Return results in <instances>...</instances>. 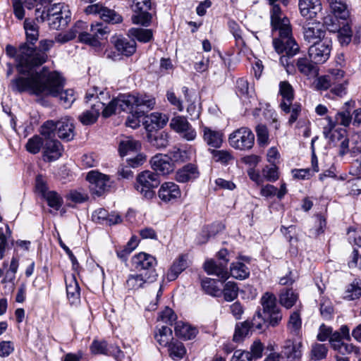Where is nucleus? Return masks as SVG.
Instances as JSON below:
<instances>
[{
    "label": "nucleus",
    "instance_id": "f257e3e1",
    "mask_svg": "<svg viewBox=\"0 0 361 361\" xmlns=\"http://www.w3.org/2000/svg\"><path fill=\"white\" fill-rule=\"evenodd\" d=\"M44 53L35 52L27 45L20 47L17 60L18 72L27 75L12 80V88L18 92H27L37 96H51L59 97L64 108L71 106L75 100V92L72 89L63 91L64 80L59 73L49 71L44 67L39 72H34L33 68L43 64L47 60Z\"/></svg>",
    "mask_w": 361,
    "mask_h": 361
},
{
    "label": "nucleus",
    "instance_id": "f03ea898",
    "mask_svg": "<svg viewBox=\"0 0 361 361\" xmlns=\"http://www.w3.org/2000/svg\"><path fill=\"white\" fill-rule=\"evenodd\" d=\"M268 1L271 6L270 15L272 32H279V38L273 39V45L279 54H283L280 57V63L283 66H288L289 59L299 52L300 47L292 36L289 19L284 15L276 2L286 6L289 0H268Z\"/></svg>",
    "mask_w": 361,
    "mask_h": 361
},
{
    "label": "nucleus",
    "instance_id": "7ed1b4c3",
    "mask_svg": "<svg viewBox=\"0 0 361 361\" xmlns=\"http://www.w3.org/2000/svg\"><path fill=\"white\" fill-rule=\"evenodd\" d=\"M262 312L259 310L254 315L252 324L256 329L261 330L267 324L272 326H277L282 319V314L276 304V296L269 292L265 293L261 298Z\"/></svg>",
    "mask_w": 361,
    "mask_h": 361
},
{
    "label": "nucleus",
    "instance_id": "20e7f679",
    "mask_svg": "<svg viewBox=\"0 0 361 361\" xmlns=\"http://www.w3.org/2000/svg\"><path fill=\"white\" fill-rule=\"evenodd\" d=\"M41 135L44 138H55L57 135L63 140L71 141L75 137L73 120L63 117L56 122L47 121L41 127Z\"/></svg>",
    "mask_w": 361,
    "mask_h": 361
},
{
    "label": "nucleus",
    "instance_id": "39448f33",
    "mask_svg": "<svg viewBox=\"0 0 361 361\" xmlns=\"http://www.w3.org/2000/svg\"><path fill=\"white\" fill-rule=\"evenodd\" d=\"M42 21L47 20L51 29H61L66 27L71 20L68 6L65 4L53 5L47 11H43L40 16Z\"/></svg>",
    "mask_w": 361,
    "mask_h": 361
},
{
    "label": "nucleus",
    "instance_id": "423d86ee",
    "mask_svg": "<svg viewBox=\"0 0 361 361\" xmlns=\"http://www.w3.org/2000/svg\"><path fill=\"white\" fill-rule=\"evenodd\" d=\"M160 184L157 173L150 171H144L136 178L135 189L145 198L152 199L154 195V189Z\"/></svg>",
    "mask_w": 361,
    "mask_h": 361
},
{
    "label": "nucleus",
    "instance_id": "0eeeda50",
    "mask_svg": "<svg viewBox=\"0 0 361 361\" xmlns=\"http://www.w3.org/2000/svg\"><path fill=\"white\" fill-rule=\"evenodd\" d=\"M87 25L85 24L78 32L79 40L93 47H99L100 41L104 39L109 32L108 27L101 23L92 24L88 31H84Z\"/></svg>",
    "mask_w": 361,
    "mask_h": 361
},
{
    "label": "nucleus",
    "instance_id": "6e6552de",
    "mask_svg": "<svg viewBox=\"0 0 361 361\" xmlns=\"http://www.w3.org/2000/svg\"><path fill=\"white\" fill-rule=\"evenodd\" d=\"M228 142L235 149L249 150L254 145L255 135L250 128L241 127L229 135Z\"/></svg>",
    "mask_w": 361,
    "mask_h": 361
},
{
    "label": "nucleus",
    "instance_id": "1a4fd4ad",
    "mask_svg": "<svg viewBox=\"0 0 361 361\" xmlns=\"http://www.w3.org/2000/svg\"><path fill=\"white\" fill-rule=\"evenodd\" d=\"M90 191L93 196L100 197L109 191L111 186L110 178L97 170L89 171L86 176Z\"/></svg>",
    "mask_w": 361,
    "mask_h": 361
},
{
    "label": "nucleus",
    "instance_id": "9d476101",
    "mask_svg": "<svg viewBox=\"0 0 361 361\" xmlns=\"http://www.w3.org/2000/svg\"><path fill=\"white\" fill-rule=\"evenodd\" d=\"M157 273H154L152 271L142 273L136 270L128 276L125 287L128 291H136L146 288L157 281Z\"/></svg>",
    "mask_w": 361,
    "mask_h": 361
},
{
    "label": "nucleus",
    "instance_id": "9b49d317",
    "mask_svg": "<svg viewBox=\"0 0 361 361\" xmlns=\"http://www.w3.org/2000/svg\"><path fill=\"white\" fill-rule=\"evenodd\" d=\"M331 47V41L328 38H322L314 42L309 48V56L311 61L314 63L326 62L330 56Z\"/></svg>",
    "mask_w": 361,
    "mask_h": 361
},
{
    "label": "nucleus",
    "instance_id": "f8f14e48",
    "mask_svg": "<svg viewBox=\"0 0 361 361\" xmlns=\"http://www.w3.org/2000/svg\"><path fill=\"white\" fill-rule=\"evenodd\" d=\"M133 11L135 13L132 16L134 24H140L147 27L152 20V15L148 12L151 8L150 0H133Z\"/></svg>",
    "mask_w": 361,
    "mask_h": 361
},
{
    "label": "nucleus",
    "instance_id": "ddd939ff",
    "mask_svg": "<svg viewBox=\"0 0 361 361\" xmlns=\"http://www.w3.org/2000/svg\"><path fill=\"white\" fill-rule=\"evenodd\" d=\"M170 127L181 137L188 140H194L197 136L196 130L192 128L187 118L182 116L173 117L170 122Z\"/></svg>",
    "mask_w": 361,
    "mask_h": 361
},
{
    "label": "nucleus",
    "instance_id": "4468645a",
    "mask_svg": "<svg viewBox=\"0 0 361 361\" xmlns=\"http://www.w3.org/2000/svg\"><path fill=\"white\" fill-rule=\"evenodd\" d=\"M124 102L127 103L128 110L134 107L141 108L149 111L155 105V99L146 94H124Z\"/></svg>",
    "mask_w": 361,
    "mask_h": 361
},
{
    "label": "nucleus",
    "instance_id": "2eb2a0df",
    "mask_svg": "<svg viewBox=\"0 0 361 361\" xmlns=\"http://www.w3.org/2000/svg\"><path fill=\"white\" fill-rule=\"evenodd\" d=\"M43 147L44 160L51 162L59 159L63 151L61 142L55 138H44Z\"/></svg>",
    "mask_w": 361,
    "mask_h": 361
},
{
    "label": "nucleus",
    "instance_id": "dca6fc26",
    "mask_svg": "<svg viewBox=\"0 0 361 361\" xmlns=\"http://www.w3.org/2000/svg\"><path fill=\"white\" fill-rule=\"evenodd\" d=\"M133 266L137 271L142 273L152 271L157 273L154 267L157 264V260L153 256L145 252H140L135 255L132 260Z\"/></svg>",
    "mask_w": 361,
    "mask_h": 361
},
{
    "label": "nucleus",
    "instance_id": "f3484780",
    "mask_svg": "<svg viewBox=\"0 0 361 361\" xmlns=\"http://www.w3.org/2000/svg\"><path fill=\"white\" fill-rule=\"evenodd\" d=\"M150 164L153 170L162 175L169 174L174 169L173 163L170 161V158L166 154H156L151 159Z\"/></svg>",
    "mask_w": 361,
    "mask_h": 361
},
{
    "label": "nucleus",
    "instance_id": "a211bd4d",
    "mask_svg": "<svg viewBox=\"0 0 361 361\" xmlns=\"http://www.w3.org/2000/svg\"><path fill=\"white\" fill-rule=\"evenodd\" d=\"M204 268L209 275L217 276L221 282L225 281L229 276L226 261L219 262L213 259L207 260L204 264Z\"/></svg>",
    "mask_w": 361,
    "mask_h": 361
},
{
    "label": "nucleus",
    "instance_id": "6ab92c4d",
    "mask_svg": "<svg viewBox=\"0 0 361 361\" xmlns=\"http://www.w3.org/2000/svg\"><path fill=\"white\" fill-rule=\"evenodd\" d=\"M302 341L288 340L286 341L281 353L286 357L287 361H300L302 355Z\"/></svg>",
    "mask_w": 361,
    "mask_h": 361
},
{
    "label": "nucleus",
    "instance_id": "aec40b11",
    "mask_svg": "<svg viewBox=\"0 0 361 361\" xmlns=\"http://www.w3.org/2000/svg\"><path fill=\"white\" fill-rule=\"evenodd\" d=\"M343 77V70L339 68L331 69L328 74L317 77L315 87L318 90H330L332 82Z\"/></svg>",
    "mask_w": 361,
    "mask_h": 361
},
{
    "label": "nucleus",
    "instance_id": "412c9836",
    "mask_svg": "<svg viewBox=\"0 0 361 361\" xmlns=\"http://www.w3.org/2000/svg\"><path fill=\"white\" fill-rule=\"evenodd\" d=\"M67 297L71 305H77L80 300V288L73 274L65 277Z\"/></svg>",
    "mask_w": 361,
    "mask_h": 361
},
{
    "label": "nucleus",
    "instance_id": "4be33fe9",
    "mask_svg": "<svg viewBox=\"0 0 361 361\" xmlns=\"http://www.w3.org/2000/svg\"><path fill=\"white\" fill-rule=\"evenodd\" d=\"M179 186L173 182L163 183L159 190V197L167 202L177 200L180 197Z\"/></svg>",
    "mask_w": 361,
    "mask_h": 361
},
{
    "label": "nucleus",
    "instance_id": "5701e85b",
    "mask_svg": "<svg viewBox=\"0 0 361 361\" xmlns=\"http://www.w3.org/2000/svg\"><path fill=\"white\" fill-rule=\"evenodd\" d=\"M168 120L165 114L154 112L144 118L143 124L147 132H152L162 128L166 126Z\"/></svg>",
    "mask_w": 361,
    "mask_h": 361
},
{
    "label": "nucleus",
    "instance_id": "b1692460",
    "mask_svg": "<svg viewBox=\"0 0 361 361\" xmlns=\"http://www.w3.org/2000/svg\"><path fill=\"white\" fill-rule=\"evenodd\" d=\"M300 12L303 17L314 18L322 11V4L319 0H299Z\"/></svg>",
    "mask_w": 361,
    "mask_h": 361
},
{
    "label": "nucleus",
    "instance_id": "393cba45",
    "mask_svg": "<svg viewBox=\"0 0 361 361\" xmlns=\"http://www.w3.org/2000/svg\"><path fill=\"white\" fill-rule=\"evenodd\" d=\"M104 107V103L97 100L91 106V109L83 111L78 117L79 121L83 125H92L98 118L100 111Z\"/></svg>",
    "mask_w": 361,
    "mask_h": 361
},
{
    "label": "nucleus",
    "instance_id": "a878e982",
    "mask_svg": "<svg viewBox=\"0 0 361 361\" xmlns=\"http://www.w3.org/2000/svg\"><path fill=\"white\" fill-rule=\"evenodd\" d=\"M189 266L188 255H180L173 263L166 274V279L169 281L176 280L179 274Z\"/></svg>",
    "mask_w": 361,
    "mask_h": 361
},
{
    "label": "nucleus",
    "instance_id": "bb28decb",
    "mask_svg": "<svg viewBox=\"0 0 361 361\" xmlns=\"http://www.w3.org/2000/svg\"><path fill=\"white\" fill-rule=\"evenodd\" d=\"M348 84V79L345 77V71H343V77L332 82L329 97L332 99L343 97L347 94Z\"/></svg>",
    "mask_w": 361,
    "mask_h": 361
},
{
    "label": "nucleus",
    "instance_id": "cd10ccee",
    "mask_svg": "<svg viewBox=\"0 0 361 361\" xmlns=\"http://www.w3.org/2000/svg\"><path fill=\"white\" fill-rule=\"evenodd\" d=\"M124 100L123 94L113 99L107 106L104 104V107L102 109L103 116L106 118L117 112L128 111L127 103L124 102Z\"/></svg>",
    "mask_w": 361,
    "mask_h": 361
},
{
    "label": "nucleus",
    "instance_id": "c85d7f7f",
    "mask_svg": "<svg viewBox=\"0 0 361 361\" xmlns=\"http://www.w3.org/2000/svg\"><path fill=\"white\" fill-rule=\"evenodd\" d=\"M322 25L319 23H310L303 27L304 39L308 42L314 44V40L321 39L324 35Z\"/></svg>",
    "mask_w": 361,
    "mask_h": 361
},
{
    "label": "nucleus",
    "instance_id": "c756f323",
    "mask_svg": "<svg viewBox=\"0 0 361 361\" xmlns=\"http://www.w3.org/2000/svg\"><path fill=\"white\" fill-rule=\"evenodd\" d=\"M200 175L195 164H188L179 169L176 173V180L179 183H186L197 178Z\"/></svg>",
    "mask_w": 361,
    "mask_h": 361
},
{
    "label": "nucleus",
    "instance_id": "7c9ffc66",
    "mask_svg": "<svg viewBox=\"0 0 361 361\" xmlns=\"http://www.w3.org/2000/svg\"><path fill=\"white\" fill-rule=\"evenodd\" d=\"M334 15L343 20L350 16V11L345 0H326Z\"/></svg>",
    "mask_w": 361,
    "mask_h": 361
},
{
    "label": "nucleus",
    "instance_id": "2f4dec72",
    "mask_svg": "<svg viewBox=\"0 0 361 361\" xmlns=\"http://www.w3.org/2000/svg\"><path fill=\"white\" fill-rule=\"evenodd\" d=\"M147 140L157 149L165 148L169 145V134L164 131L147 132Z\"/></svg>",
    "mask_w": 361,
    "mask_h": 361
},
{
    "label": "nucleus",
    "instance_id": "473e14b6",
    "mask_svg": "<svg viewBox=\"0 0 361 361\" xmlns=\"http://www.w3.org/2000/svg\"><path fill=\"white\" fill-rule=\"evenodd\" d=\"M174 331L177 336L184 340L193 339L198 332L196 328L180 321L176 322Z\"/></svg>",
    "mask_w": 361,
    "mask_h": 361
},
{
    "label": "nucleus",
    "instance_id": "72a5a7b5",
    "mask_svg": "<svg viewBox=\"0 0 361 361\" xmlns=\"http://www.w3.org/2000/svg\"><path fill=\"white\" fill-rule=\"evenodd\" d=\"M223 133L219 130H214L209 127L203 128V138L208 145L219 148L223 141Z\"/></svg>",
    "mask_w": 361,
    "mask_h": 361
},
{
    "label": "nucleus",
    "instance_id": "f704fd0d",
    "mask_svg": "<svg viewBox=\"0 0 361 361\" xmlns=\"http://www.w3.org/2000/svg\"><path fill=\"white\" fill-rule=\"evenodd\" d=\"M85 25V22L80 20L78 21L74 25V26L67 32H61L56 35L55 37V42L60 44H64L73 39L77 36L78 32H79L81 28H82Z\"/></svg>",
    "mask_w": 361,
    "mask_h": 361
},
{
    "label": "nucleus",
    "instance_id": "c9c22d12",
    "mask_svg": "<svg viewBox=\"0 0 361 361\" xmlns=\"http://www.w3.org/2000/svg\"><path fill=\"white\" fill-rule=\"evenodd\" d=\"M116 49L125 56H131L135 52L136 42L133 39L118 38L114 42Z\"/></svg>",
    "mask_w": 361,
    "mask_h": 361
},
{
    "label": "nucleus",
    "instance_id": "e433bc0d",
    "mask_svg": "<svg viewBox=\"0 0 361 361\" xmlns=\"http://www.w3.org/2000/svg\"><path fill=\"white\" fill-rule=\"evenodd\" d=\"M128 35L132 39H137L142 43H147L153 38V32L150 29H143L139 27H132L128 30Z\"/></svg>",
    "mask_w": 361,
    "mask_h": 361
},
{
    "label": "nucleus",
    "instance_id": "4c0bfd02",
    "mask_svg": "<svg viewBox=\"0 0 361 361\" xmlns=\"http://www.w3.org/2000/svg\"><path fill=\"white\" fill-rule=\"evenodd\" d=\"M141 144L139 141L131 137H126L125 140L120 142L118 152L121 157H124L130 152L139 150Z\"/></svg>",
    "mask_w": 361,
    "mask_h": 361
},
{
    "label": "nucleus",
    "instance_id": "58836bf2",
    "mask_svg": "<svg viewBox=\"0 0 361 361\" xmlns=\"http://www.w3.org/2000/svg\"><path fill=\"white\" fill-rule=\"evenodd\" d=\"M167 348L169 356L174 361H178L183 358L187 352L183 343L177 340L171 342Z\"/></svg>",
    "mask_w": 361,
    "mask_h": 361
},
{
    "label": "nucleus",
    "instance_id": "ea45409f",
    "mask_svg": "<svg viewBox=\"0 0 361 361\" xmlns=\"http://www.w3.org/2000/svg\"><path fill=\"white\" fill-rule=\"evenodd\" d=\"M154 338L159 345L167 347L171 342L174 341L173 338V331L167 326H162L157 329Z\"/></svg>",
    "mask_w": 361,
    "mask_h": 361
},
{
    "label": "nucleus",
    "instance_id": "a19ab883",
    "mask_svg": "<svg viewBox=\"0 0 361 361\" xmlns=\"http://www.w3.org/2000/svg\"><path fill=\"white\" fill-rule=\"evenodd\" d=\"M339 154L342 156L347 153H350L353 157H356L361 154V142L358 141L352 140L350 145L349 140H344L339 144Z\"/></svg>",
    "mask_w": 361,
    "mask_h": 361
},
{
    "label": "nucleus",
    "instance_id": "79ce46f5",
    "mask_svg": "<svg viewBox=\"0 0 361 361\" xmlns=\"http://www.w3.org/2000/svg\"><path fill=\"white\" fill-rule=\"evenodd\" d=\"M202 288L207 294L214 297L220 296L222 293L221 286L217 281L210 278L202 279Z\"/></svg>",
    "mask_w": 361,
    "mask_h": 361
},
{
    "label": "nucleus",
    "instance_id": "37998d69",
    "mask_svg": "<svg viewBox=\"0 0 361 361\" xmlns=\"http://www.w3.org/2000/svg\"><path fill=\"white\" fill-rule=\"evenodd\" d=\"M329 348L326 344L313 343L310 351V359L314 361L324 360L327 357Z\"/></svg>",
    "mask_w": 361,
    "mask_h": 361
},
{
    "label": "nucleus",
    "instance_id": "c03bdc74",
    "mask_svg": "<svg viewBox=\"0 0 361 361\" xmlns=\"http://www.w3.org/2000/svg\"><path fill=\"white\" fill-rule=\"evenodd\" d=\"M280 107L284 113L290 114L288 118V123L290 125H292L297 121L302 109L301 105L298 103H281Z\"/></svg>",
    "mask_w": 361,
    "mask_h": 361
},
{
    "label": "nucleus",
    "instance_id": "a18cd8bd",
    "mask_svg": "<svg viewBox=\"0 0 361 361\" xmlns=\"http://www.w3.org/2000/svg\"><path fill=\"white\" fill-rule=\"evenodd\" d=\"M230 274L231 276L236 279L243 280L249 276L250 270L243 262H235L231 265Z\"/></svg>",
    "mask_w": 361,
    "mask_h": 361
},
{
    "label": "nucleus",
    "instance_id": "49530a36",
    "mask_svg": "<svg viewBox=\"0 0 361 361\" xmlns=\"http://www.w3.org/2000/svg\"><path fill=\"white\" fill-rule=\"evenodd\" d=\"M297 68L298 71L307 76H312L317 74V67L307 58H300L297 61Z\"/></svg>",
    "mask_w": 361,
    "mask_h": 361
},
{
    "label": "nucleus",
    "instance_id": "de8ad7c7",
    "mask_svg": "<svg viewBox=\"0 0 361 361\" xmlns=\"http://www.w3.org/2000/svg\"><path fill=\"white\" fill-rule=\"evenodd\" d=\"M298 299V294L295 293L292 289L283 290L279 295L280 304L287 309L291 308Z\"/></svg>",
    "mask_w": 361,
    "mask_h": 361
},
{
    "label": "nucleus",
    "instance_id": "09e8293b",
    "mask_svg": "<svg viewBox=\"0 0 361 361\" xmlns=\"http://www.w3.org/2000/svg\"><path fill=\"white\" fill-rule=\"evenodd\" d=\"M335 127V123L329 119L328 127L324 128V133L326 134V130L329 128V132L331 133V138L332 141L335 142H340V144L343 140H348V138H347V132L345 128H341L334 130Z\"/></svg>",
    "mask_w": 361,
    "mask_h": 361
},
{
    "label": "nucleus",
    "instance_id": "8fccbe9b",
    "mask_svg": "<svg viewBox=\"0 0 361 361\" xmlns=\"http://www.w3.org/2000/svg\"><path fill=\"white\" fill-rule=\"evenodd\" d=\"M287 327L292 334L295 336L300 335L302 328V319L298 311H295L290 314Z\"/></svg>",
    "mask_w": 361,
    "mask_h": 361
},
{
    "label": "nucleus",
    "instance_id": "3c124183",
    "mask_svg": "<svg viewBox=\"0 0 361 361\" xmlns=\"http://www.w3.org/2000/svg\"><path fill=\"white\" fill-rule=\"evenodd\" d=\"M279 94L282 97L281 103H293L294 90L292 85L288 81H281L279 83Z\"/></svg>",
    "mask_w": 361,
    "mask_h": 361
},
{
    "label": "nucleus",
    "instance_id": "603ef678",
    "mask_svg": "<svg viewBox=\"0 0 361 361\" xmlns=\"http://www.w3.org/2000/svg\"><path fill=\"white\" fill-rule=\"evenodd\" d=\"M353 31L348 23L343 25L337 31V37L342 46H347L352 40Z\"/></svg>",
    "mask_w": 361,
    "mask_h": 361
},
{
    "label": "nucleus",
    "instance_id": "864d4df0",
    "mask_svg": "<svg viewBox=\"0 0 361 361\" xmlns=\"http://www.w3.org/2000/svg\"><path fill=\"white\" fill-rule=\"evenodd\" d=\"M24 29L28 41L33 43L37 40L39 35L38 27L34 20L25 19L24 21Z\"/></svg>",
    "mask_w": 361,
    "mask_h": 361
},
{
    "label": "nucleus",
    "instance_id": "5fc2aeb1",
    "mask_svg": "<svg viewBox=\"0 0 361 361\" xmlns=\"http://www.w3.org/2000/svg\"><path fill=\"white\" fill-rule=\"evenodd\" d=\"M47 202L48 205L58 211L63 203L61 196L55 191H49L43 196Z\"/></svg>",
    "mask_w": 361,
    "mask_h": 361
},
{
    "label": "nucleus",
    "instance_id": "6e6d98bb",
    "mask_svg": "<svg viewBox=\"0 0 361 361\" xmlns=\"http://www.w3.org/2000/svg\"><path fill=\"white\" fill-rule=\"evenodd\" d=\"M250 328L256 329L252 326V323L250 324L248 322H245L240 324H237L233 335V341L235 342L240 341L245 336L248 334Z\"/></svg>",
    "mask_w": 361,
    "mask_h": 361
},
{
    "label": "nucleus",
    "instance_id": "4d7b16f0",
    "mask_svg": "<svg viewBox=\"0 0 361 361\" xmlns=\"http://www.w3.org/2000/svg\"><path fill=\"white\" fill-rule=\"evenodd\" d=\"M224 298L225 300L231 302L234 300L238 294V288L235 282H227L223 290Z\"/></svg>",
    "mask_w": 361,
    "mask_h": 361
},
{
    "label": "nucleus",
    "instance_id": "13d9d810",
    "mask_svg": "<svg viewBox=\"0 0 361 361\" xmlns=\"http://www.w3.org/2000/svg\"><path fill=\"white\" fill-rule=\"evenodd\" d=\"M361 296V283L353 282L350 284L344 293L343 298L347 300H353Z\"/></svg>",
    "mask_w": 361,
    "mask_h": 361
},
{
    "label": "nucleus",
    "instance_id": "bf43d9fd",
    "mask_svg": "<svg viewBox=\"0 0 361 361\" xmlns=\"http://www.w3.org/2000/svg\"><path fill=\"white\" fill-rule=\"evenodd\" d=\"M100 18L105 22L112 24L118 23L122 21V17L114 10L104 7L102 10Z\"/></svg>",
    "mask_w": 361,
    "mask_h": 361
},
{
    "label": "nucleus",
    "instance_id": "052dcab7",
    "mask_svg": "<svg viewBox=\"0 0 361 361\" xmlns=\"http://www.w3.org/2000/svg\"><path fill=\"white\" fill-rule=\"evenodd\" d=\"M44 143L39 136L35 135L27 140L25 147L29 152L35 154L40 151L42 147H44Z\"/></svg>",
    "mask_w": 361,
    "mask_h": 361
},
{
    "label": "nucleus",
    "instance_id": "680f3d73",
    "mask_svg": "<svg viewBox=\"0 0 361 361\" xmlns=\"http://www.w3.org/2000/svg\"><path fill=\"white\" fill-rule=\"evenodd\" d=\"M167 155L173 166L176 163H183L189 159L188 152L185 150H180V149L170 151Z\"/></svg>",
    "mask_w": 361,
    "mask_h": 361
},
{
    "label": "nucleus",
    "instance_id": "e2e57ef3",
    "mask_svg": "<svg viewBox=\"0 0 361 361\" xmlns=\"http://www.w3.org/2000/svg\"><path fill=\"white\" fill-rule=\"evenodd\" d=\"M91 351L94 354H103L110 355L112 352L108 348L105 341H94L90 347Z\"/></svg>",
    "mask_w": 361,
    "mask_h": 361
},
{
    "label": "nucleus",
    "instance_id": "0e129e2a",
    "mask_svg": "<svg viewBox=\"0 0 361 361\" xmlns=\"http://www.w3.org/2000/svg\"><path fill=\"white\" fill-rule=\"evenodd\" d=\"M257 142L259 145L265 146L269 143V133L267 128L264 125H258L255 128Z\"/></svg>",
    "mask_w": 361,
    "mask_h": 361
},
{
    "label": "nucleus",
    "instance_id": "69168bd1",
    "mask_svg": "<svg viewBox=\"0 0 361 361\" xmlns=\"http://www.w3.org/2000/svg\"><path fill=\"white\" fill-rule=\"evenodd\" d=\"M334 312L331 302L326 298H322L320 300V313L325 319H331Z\"/></svg>",
    "mask_w": 361,
    "mask_h": 361
},
{
    "label": "nucleus",
    "instance_id": "338daca9",
    "mask_svg": "<svg viewBox=\"0 0 361 361\" xmlns=\"http://www.w3.org/2000/svg\"><path fill=\"white\" fill-rule=\"evenodd\" d=\"M159 319L169 325H173V322L177 319V316L172 309L166 307L161 312Z\"/></svg>",
    "mask_w": 361,
    "mask_h": 361
},
{
    "label": "nucleus",
    "instance_id": "774afa93",
    "mask_svg": "<svg viewBox=\"0 0 361 361\" xmlns=\"http://www.w3.org/2000/svg\"><path fill=\"white\" fill-rule=\"evenodd\" d=\"M213 157L215 161L221 162L224 164H227L228 162L233 159L232 154L225 150H212Z\"/></svg>",
    "mask_w": 361,
    "mask_h": 361
}]
</instances>
